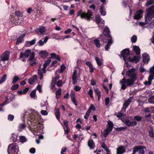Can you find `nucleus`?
I'll return each instance as SVG.
<instances>
[{
  "label": "nucleus",
  "mask_w": 154,
  "mask_h": 154,
  "mask_svg": "<svg viewBox=\"0 0 154 154\" xmlns=\"http://www.w3.org/2000/svg\"><path fill=\"white\" fill-rule=\"evenodd\" d=\"M132 100L133 97H131L124 102L123 103V106H125V109L128 106Z\"/></svg>",
  "instance_id": "aec40b11"
},
{
  "label": "nucleus",
  "mask_w": 154,
  "mask_h": 154,
  "mask_svg": "<svg viewBox=\"0 0 154 154\" xmlns=\"http://www.w3.org/2000/svg\"><path fill=\"white\" fill-rule=\"evenodd\" d=\"M37 75H35L33 77L29 79L28 80L29 83L30 84H32L37 80Z\"/></svg>",
  "instance_id": "2f4dec72"
},
{
  "label": "nucleus",
  "mask_w": 154,
  "mask_h": 154,
  "mask_svg": "<svg viewBox=\"0 0 154 154\" xmlns=\"http://www.w3.org/2000/svg\"><path fill=\"white\" fill-rule=\"evenodd\" d=\"M20 80L19 78L17 76H15L13 78L12 83L15 84Z\"/></svg>",
  "instance_id": "c03bdc74"
},
{
  "label": "nucleus",
  "mask_w": 154,
  "mask_h": 154,
  "mask_svg": "<svg viewBox=\"0 0 154 154\" xmlns=\"http://www.w3.org/2000/svg\"><path fill=\"white\" fill-rule=\"evenodd\" d=\"M97 24L98 25V27L99 29H102L104 25V20L98 15H97Z\"/></svg>",
  "instance_id": "9d476101"
},
{
  "label": "nucleus",
  "mask_w": 154,
  "mask_h": 154,
  "mask_svg": "<svg viewBox=\"0 0 154 154\" xmlns=\"http://www.w3.org/2000/svg\"><path fill=\"white\" fill-rule=\"evenodd\" d=\"M40 55L43 57H45L48 55V53L45 51H42L40 52Z\"/></svg>",
  "instance_id": "72a5a7b5"
},
{
  "label": "nucleus",
  "mask_w": 154,
  "mask_h": 154,
  "mask_svg": "<svg viewBox=\"0 0 154 154\" xmlns=\"http://www.w3.org/2000/svg\"><path fill=\"white\" fill-rule=\"evenodd\" d=\"M146 14L145 15V22H139L140 26H143L148 23L154 17V5H152L146 10Z\"/></svg>",
  "instance_id": "7ed1b4c3"
},
{
  "label": "nucleus",
  "mask_w": 154,
  "mask_h": 154,
  "mask_svg": "<svg viewBox=\"0 0 154 154\" xmlns=\"http://www.w3.org/2000/svg\"><path fill=\"white\" fill-rule=\"evenodd\" d=\"M143 12V11L141 9L137 11L134 16V19L137 20L140 19L141 17V15Z\"/></svg>",
  "instance_id": "ddd939ff"
},
{
  "label": "nucleus",
  "mask_w": 154,
  "mask_h": 154,
  "mask_svg": "<svg viewBox=\"0 0 154 154\" xmlns=\"http://www.w3.org/2000/svg\"><path fill=\"white\" fill-rule=\"evenodd\" d=\"M142 56L143 62L144 63H148L150 60L149 55L146 53H144L142 54Z\"/></svg>",
  "instance_id": "dca6fc26"
},
{
  "label": "nucleus",
  "mask_w": 154,
  "mask_h": 154,
  "mask_svg": "<svg viewBox=\"0 0 154 154\" xmlns=\"http://www.w3.org/2000/svg\"><path fill=\"white\" fill-rule=\"evenodd\" d=\"M103 59H100L99 57H97V64L99 66H100L103 63Z\"/></svg>",
  "instance_id": "a19ab883"
},
{
  "label": "nucleus",
  "mask_w": 154,
  "mask_h": 154,
  "mask_svg": "<svg viewBox=\"0 0 154 154\" xmlns=\"http://www.w3.org/2000/svg\"><path fill=\"white\" fill-rule=\"evenodd\" d=\"M36 91L35 90H33L30 94V96L32 98L36 99Z\"/></svg>",
  "instance_id": "79ce46f5"
},
{
  "label": "nucleus",
  "mask_w": 154,
  "mask_h": 154,
  "mask_svg": "<svg viewBox=\"0 0 154 154\" xmlns=\"http://www.w3.org/2000/svg\"><path fill=\"white\" fill-rule=\"evenodd\" d=\"M71 99L72 102L76 106L77 105V103L76 101L75 100V98L74 95H72L71 96Z\"/></svg>",
  "instance_id": "864d4df0"
},
{
  "label": "nucleus",
  "mask_w": 154,
  "mask_h": 154,
  "mask_svg": "<svg viewBox=\"0 0 154 154\" xmlns=\"http://www.w3.org/2000/svg\"><path fill=\"white\" fill-rule=\"evenodd\" d=\"M41 113L42 115L44 116L47 115L48 114V112L45 110H42Z\"/></svg>",
  "instance_id": "69168bd1"
},
{
  "label": "nucleus",
  "mask_w": 154,
  "mask_h": 154,
  "mask_svg": "<svg viewBox=\"0 0 154 154\" xmlns=\"http://www.w3.org/2000/svg\"><path fill=\"white\" fill-rule=\"evenodd\" d=\"M135 72V68H133L126 72V75L130 79H126L124 77L120 80V82L122 85L121 89L125 90L127 87H131L134 84L135 81L137 79Z\"/></svg>",
  "instance_id": "f257e3e1"
},
{
  "label": "nucleus",
  "mask_w": 154,
  "mask_h": 154,
  "mask_svg": "<svg viewBox=\"0 0 154 154\" xmlns=\"http://www.w3.org/2000/svg\"><path fill=\"white\" fill-rule=\"evenodd\" d=\"M126 128L125 127H120L115 128V130L117 131H121L125 130Z\"/></svg>",
  "instance_id": "603ef678"
},
{
  "label": "nucleus",
  "mask_w": 154,
  "mask_h": 154,
  "mask_svg": "<svg viewBox=\"0 0 154 154\" xmlns=\"http://www.w3.org/2000/svg\"><path fill=\"white\" fill-rule=\"evenodd\" d=\"M49 38L46 36L44 39V40L42 41V39L40 40L37 43V45L40 46L43 45L44 44L46 43L47 42Z\"/></svg>",
  "instance_id": "a211bd4d"
},
{
  "label": "nucleus",
  "mask_w": 154,
  "mask_h": 154,
  "mask_svg": "<svg viewBox=\"0 0 154 154\" xmlns=\"http://www.w3.org/2000/svg\"><path fill=\"white\" fill-rule=\"evenodd\" d=\"M59 79V77L58 76H56L52 80V85H51V88L52 89H54V85H55L57 82V81Z\"/></svg>",
  "instance_id": "c756f323"
},
{
  "label": "nucleus",
  "mask_w": 154,
  "mask_h": 154,
  "mask_svg": "<svg viewBox=\"0 0 154 154\" xmlns=\"http://www.w3.org/2000/svg\"><path fill=\"white\" fill-rule=\"evenodd\" d=\"M25 35V34H23L18 38L16 41V43L17 44L21 43L23 41V38Z\"/></svg>",
  "instance_id": "5701e85b"
},
{
  "label": "nucleus",
  "mask_w": 154,
  "mask_h": 154,
  "mask_svg": "<svg viewBox=\"0 0 154 154\" xmlns=\"http://www.w3.org/2000/svg\"><path fill=\"white\" fill-rule=\"evenodd\" d=\"M14 116L13 115L9 114L8 116V119L9 121H12L14 119Z\"/></svg>",
  "instance_id": "6e6d98bb"
},
{
  "label": "nucleus",
  "mask_w": 154,
  "mask_h": 154,
  "mask_svg": "<svg viewBox=\"0 0 154 154\" xmlns=\"http://www.w3.org/2000/svg\"><path fill=\"white\" fill-rule=\"evenodd\" d=\"M88 109L89 110L91 111V110L94 111L96 109L94 105L93 104H91Z\"/></svg>",
  "instance_id": "052dcab7"
},
{
  "label": "nucleus",
  "mask_w": 154,
  "mask_h": 154,
  "mask_svg": "<svg viewBox=\"0 0 154 154\" xmlns=\"http://www.w3.org/2000/svg\"><path fill=\"white\" fill-rule=\"evenodd\" d=\"M7 151L8 154H17L19 151L18 145L16 143L11 144L8 146Z\"/></svg>",
  "instance_id": "423d86ee"
},
{
  "label": "nucleus",
  "mask_w": 154,
  "mask_h": 154,
  "mask_svg": "<svg viewBox=\"0 0 154 154\" xmlns=\"http://www.w3.org/2000/svg\"><path fill=\"white\" fill-rule=\"evenodd\" d=\"M46 72V69L45 68L43 67L42 69L40 67H39V69L38 70V75L41 76L39 78L41 80L43 78V73H45Z\"/></svg>",
  "instance_id": "2eb2a0df"
},
{
  "label": "nucleus",
  "mask_w": 154,
  "mask_h": 154,
  "mask_svg": "<svg viewBox=\"0 0 154 154\" xmlns=\"http://www.w3.org/2000/svg\"><path fill=\"white\" fill-rule=\"evenodd\" d=\"M40 115L35 110L28 109L25 112L24 118L26 119L31 122H37L40 118Z\"/></svg>",
  "instance_id": "f03ea898"
},
{
  "label": "nucleus",
  "mask_w": 154,
  "mask_h": 154,
  "mask_svg": "<svg viewBox=\"0 0 154 154\" xmlns=\"http://www.w3.org/2000/svg\"><path fill=\"white\" fill-rule=\"evenodd\" d=\"M75 77V78H78V75L77 73V72L76 69L74 70L73 73L72 75V77Z\"/></svg>",
  "instance_id": "8fccbe9b"
},
{
  "label": "nucleus",
  "mask_w": 154,
  "mask_h": 154,
  "mask_svg": "<svg viewBox=\"0 0 154 154\" xmlns=\"http://www.w3.org/2000/svg\"><path fill=\"white\" fill-rule=\"evenodd\" d=\"M133 49L137 54H140V49L139 46H134L133 47Z\"/></svg>",
  "instance_id": "f704fd0d"
},
{
  "label": "nucleus",
  "mask_w": 154,
  "mask_h": 154,
  "mask_svg": "<svg viewBox=\"0 0 154 154\" xmlns=\"http://www.w3.org/2000/svg\"><path fill=\"white\" fill-rule=\"evenodd\" d=\"M20 142L22 143L27 141V139L24 136H20L19 137Z\"/></svg>",
  "instance_id": "c9c22d12"
},
{
  "label": "nucleus",
  "mask_w": 154,
  "mask_h": 154,
  "mask_svg": "<svg viewBox=\"0 0 154 154\" xmlns=\"http://www.w3.org/2000/svg\"><path fill=\"white\" fill-rule=\"evenodd\" d=\"M107 128L110 131H112L114 125L113 122L110 120L108 121L107 122Z\"/></svg>",
  "instance_id": "c85d7f7f"
},
{
  "label": "nucleus",
  "mask_w": 154,
  "mask_h": 154,
  "mask_svg": "<svg viewBox=\"0 0 154 154\" xmlns=\"http://www.w3.org/2000/svg\"><path fill=\"white\" fill-rule=\"evenodd\" d=\"M29 152L32 154H34L35 152V149L34 148H32L29 149Z\"/></svg>",
  "instance_id": "774afa93"
},
{
  "label": "nucleus",
  "mask_w": 154,
  "mask_h": 154,
  "mask_svg": "<svg viewBox=\"0 0 154 154\" xmlns=\"http://www.w3.org/2000/svg\"><path fill=\"white\" fill-rule=\"evenodd\" d=\"M105 105L106 106L108 105L109 103V97H106L105 98Z\"/></svg>",
  "instance_id": "680f3d73"
},
{
  "label": "nucleus",
  "mask_w": 154,
  "mask_h": 154,
  "mask_svg": "<svg viewBox=\"0 0 154 154\" xmlns=\"http://www.w3.org/2000/svg\"><path fill=\"white\" fill-rule=\"evenodd\" d=\"M117 154H122L125 152V149L124 148V146H119L117 149Z\"/></svg>",
  "instance_id": "412c9836"
},
{
  "label": "nucleus",
  "mask_w": 154,
  "mask_h": 154,
  "mask_svg": "<svg viewBox=\"0 0 154 154\" xmlns=\"http://www.w3.org/2000/svg\"><path fill=\"white\" fill-rule=\"evenodd\" d=\"M88 94L90 95V97L91 98H93V91L92 90L89 89L88 92Z\"/></svg>",
  "instance_id": "e2e57ef3"
},
{
  "label": "nucleus",
  "mask_w": 154,
  "mask_h": 154,
  "mask_svg": "<svg viewBox=\"0 0 154 154\" xmlns=\"http://www.w3.org/2000/svg\"><path fill=\"white\" fill-rule=\"evenodd\" d=\"M68 123V122L67 121L65 120L63 122V124L64 126L63 127V129L64 130L65 134H68L69 132Z\"/></svg>",
  "instance_id": "6ab92c4d"
},
{
  "label": "nucleus",
  "mask_w": 154,
  "mask_h": 154,
  "mask_svg": "<svg viewBox=\"0 0 154 154\" xmlns=\"http://www.w3.org/2000/svg\"><path fill=\"white\" fill-rule=\"evenodd\" d=\"M92 16V13L90 10H88L87 13H82V10H80L78 12L76 16H80L81 19L84 18L85 20H89L93 19Z\"/></svg>",
  "instance_id": "39448f33"
},
{
  "label": "nucleus",
  "mask_w": 154,
  "mask_h": 154,
  "mask_svg": "<svg viewBox=\"0 0 154 154\" xmlns=\"http://www.w3.org/2000/svg\"><path fill=\"white\" fill-rule=\"evenodd\" d=\"M124 123L128 127H134L137 124V122L136 121H132L131 122L129 119H125Z\"/></svg>",
  "instance_id": "f8f14e48"
},
{
  "label": "nucleus",
  "mask_w": 154,
  "mask_h": 154,
  "mask_svg": "<svg viewBox=\"0 0 154 154\" xmlns=\"http://www.w3.org/2000/svg\"><path fill=\"white\" fill-rule=\"evenodd\" d=\"M55 114L56 118L59 121L60 119V111L59 109H56Z\"/></svg>",
  "instance_id": "58836bf2"
},
{
  "label": "nucleus",
  "mask_w": 154,
  "mask_h": 154,
  "mask_svg": "<svg viewBox=\"0 0 154 154\" xmlns=\"http://www.w3.org/2000/svg\"><path fill=\"white\" fill-rule=\"evenodd\" d=\"M17 135L15 133H12L11 135L10 139L13 142H15L17 140Z\"/></svg>",
  "instance_id": "473e14b6"
},
{
  "label": "nucleus",
  "mask_w": 154,
  "mask_h": 154,
  "mask_svg": "<svg viewBox=\"0 0 154 154\" xmlns=\"http://www.w3.org/2000/svg\"><path fill=\"white\" fill-rule=\"evenodd\" d=\"M88 145L91 149H94L95 147V143L92 139H90L88 141Z\"/></svg>",
  "instance_id": "cd10ccee"
},
{
  "label": "nucleus",
  "mask_w": 154,
  "mask_h": 154,
  "mask_svg": "<svg viewBox=\"0 0 154 154\" xmlns=\"http://www.w3.org/2000/svg\"><path fill=\"white\" fill-rule=\"evenodd\" d=\"M100 12L101 15L103 16H105L106 14V9L104 8L103 4H102L100 8Z\"/></svg>",
  "instance_id": "b1692460"
},
{
  "label": "nucleus",
  "mask_w": 154,
  "mask_h": 154,
  "mask_svg": "<svg viewBox=\"0 0 154 154\" xmlns=\"http://www.w3.org/2000/svg\"><path fill=\"white\" fill-rule=\"evenodd\" d=\"M7 75L4 74L0 79V84H1L4 82L7 79Z\"/></svg>",
  "instance_id": "ea45409f"
},
{
  "label": "nucleus",
  "mask_w": 154,
  "mask_h": 154,
  "mask_svg": "<svg viewBox=\"0 0 154 154\" xmlns=\"http://www.w3.org/2000/svg\"><path fill=\"white\" fill-rule=\"evenodd\" d=\"M30 62V66H34L37 64L38 63L37 61L36 60H32Z\"/></svg>",
  "instance_id": "49530a36"
},
{
  "label": "nucleus",
  "mask_w": 154,
  "mask_h": 154,
  "mask_svg": "<svg viewBox=\"0 0 154 154\" xmlns=\"http://www.w3.org/2000/svg\"><path fill=\"white\" fill-rule=\"evenodd\" d=\"M51 62V60L49 59L46 61L45 63L43 64V67L45 69L47 66Z\"/></svg>",
  "instance_id": "de8ad7c7"
},
{
  "label": "nucleus",
  "mask_w": 154,
  "mask_h": 154,
  "mask_svg": "<svg viewBox=\"0 0 154 154\" xmlns=\"http://www.w3.org/2000/svg\"><path fill=\"white\" fill-rule=\"evenodd\" d=\"M141 146L142 147V149L139 150V154H144L145 153V151L144 149L145 148V147L144 146Z\"/></svg>",
  "instance_id": "09e8293b"
},
{
  "label": "nucleus",
  "mask_w": 154,
  "mask_h": 154,
  "mask_svg": "<svg viewBox=\"0 0 154 154\" xmlns=\"http://www.w3.org/2000/svg\"><path fill=\"white\" fill-rule=\"evenodd\" d=\"M26 125L24 122L23 123H20L18 125V130L20 131H22L25 130Z\"/></svg>",
  "instance_id": "a878e982"
},
{
  "label": "nucleus",
  "mask_w": 154,
  "mask_h": 154,
  "mask_svg": "<svg viewBox=\"0 0 154 154\" xmlns=\"http://www.w3.org/2000/svg\"><path fill=\"white\" fill-rule=\"evenodd\" d=\"M140 57H137V56H135L133 58H131L130 57L128 58V60L129 61L137 63L140 60Z\"/></svg>",
  "instance_id": "f3484780"
},
{
  "label": "nucleus",
  "mask_w": 154,
  "mask_h": 154,
  "mask_svg": "<svg viewBox=\"0 0 154 154\" xmlns=\"http://www.w3.org/2000/svg\"><path fill=\"white\" fill-rule=\"evenodd\" d=\"M51 55V58L56 59L60 61H61V59L60 57L58 55H57L55 53H51L50 54Z\"/></svg>",
  "instance_id": "7c9ffc66"
},
{
  "label": "nucleus",
  "mask_w": 154,
  "mask_h": 154,
  "mask_svg": "<svg viewBox=\"0 0 154 154\" xmlns=\"http://www.w3.org/2000/svg\"><path fill=\"white\" fill-rule=\"evenodd\" d=\"M131 54L130 49L128 48L124 49L121 52V55L123 57V60L126 64L127 66H128V58L127 57L130 55Z\"/></svg>",
  "instance_id": "6e6552de"
},
{
  "label": "nucleus",
  "mask_w": 154,
  "mask_h": 154,
  "mask_svg": "<svg viewBox=\"0 0 154 154\" xmlns=\"http://www.w3.org/2000/svg\"><path fill=\"white\" fill-rule=\"evenodd\" d=\"M19 86V85L17 84L14 85L11 87V90L13 91L15 90L18 88Z\"/></svg>",
  "instance_id": "5fc2aeb1"
},
{
  "label": "nucleus",
  "mask_w": 154,
  "mask_h": 154,
  "mask_svg": "<svg viewBox=\"0 0 154 154\" xmlns=\"http://www.w3.org/2000/svg\"><path fill=\"white\" fill-rule=\"evenodd\" d=\"M61 91L60 89L57 90V91H56V97H57V98L58 97V96L60 95Z\"/></svg>",
  "instance_id": "13d9d810"
},
{
  "label": "nucleus",
  "mask_w": 154,
  "mask_h": 154,
  "mask_svg": "<svg viewBox=\"0 0 154 154\" xmlns=\"http://www.w3.org/2000/svg\"><path fill=\"white\" fill-rule=\"evenodd\" d=\"M20 12L19 11H15L14 15L13 14H11L10 18L12 22L15 23L18 22V21H17L18 20H18L19 19L18 16L20 15Z\"/></svg>",
  "instance_id": "1a4fd4ad"
},
{
  "label": "nucleus",
  "mask_w": 154,
  "mask_h": 154,
  "mask_svg": "<svg viewBox=\"0 0 154 154\" xmlns=\"http://www.w3.org/2000/svg\"><path fill=\"white\" fill-rule=\"evenodd\" d=\"M36 40L35 39H34L32 40L29 41H27L26 42L25 45L27 47H29L32 45H34L35 43Z\"/></svg>",
  "instance_id": "393cba45"
},
{
  "label": "nucleus",
  "mask_w": 154,
  "mask_h": 154,
  "mask_svg": "<svg viewBox=\"0 0 154 154\" xmlns=\"http://www.w3.org/2000/svg\"><path fill=\"white\" fill-rule=\"evenodd\" d=\"M148 101L150 103H154V96H153L150 97L148 99Z\"/></svg>",
  "instance_id": "4d7b16f0"
},
{
  "label": "nucleus",
  "mask_w": 154,
  "mask_h": 154,
  "mask_svg": "<svg viewBox=\"0 0 154 154\" xmlns=\"http://www.w3.org/2000/svg\"><path fill=\"white\" fill-rule=\"evenodd\" d=\"M154 2L153 0H149L146 3V6H148L153 4Z\"/></svg>",
  "instance_id": "bf43d9fd"
},
{
  "label": "nucleus",
  "mask_w": 154,
  "mask_h": 154,
  "mask_svg": "<svg viewBox=\"0 0 154 154\" xmlns=\"http://www.w3.org/2000/svg\"><path fill=\"white\" fill-rule=\"evenodd\" d=\"M110 31L108 28H106L103 30V34L104 35L106 38H109L111 37L109 34Z\"/></svg>",
  "instance_id": "4be33fe9"
},
{
  "label": "nucleus",
  "mask_w": 154,
  "mask_h": 154,
  "mask_svg": "<svg viewBox=\"0 0 154 154\" xmlns=\"http://www.w3.org/2000/svg\"><path fill=\"white\" fill-rule=\"evenodd\" d=\"M46 29L44 26H42L38 28L36 30L38 33L42 34L45 31Z\"/></svg>",
  "instance_id": "bb28decb"
},
{
  "label": "nucleus",
  "mask_w": 154,
  "mask_h": 154,
  "mask_svg": "<svg viewBox=\"0 0 154 154\" xmlns=\"http://www.w3.org/2000/svg\"><path fill=\"white\" fill-rule=\"evenodd\" d=\"M9 52L5 51L0 56L1 60L3 61L8 60L9 58Z\"/></svg>",
  "instance_id": "9b49d317"
},
{
  "label": "nucleus",
  "mask_w": 154,
  "mask_h": 154,
  "mask_svg": "<svg viewBox=\"0 0 154 154\" xmlns=\"http://www.w3.org/2000/svg\"><path fill=\"white\" fill-rule=\"evenodd\" d=\"M149 72L150 74L148 78V80L152 82L154 77V65L150 69Z\"/></svg>",
  "instance_id": "4468645a"
},
{
  "label": "nucleus",
  "mask_w": 154,
  "mask_h": 154,
  "mask_svg": "<svg viewBox=\"0 0 154 154\" xmlns=\"http://www.w3.org/2000/svg\"><path fill=\"white\" fill-rule=\"evenodd\" d=\"M32 128H29V129L35 135L36 133L39 132V133H43V126L42 124H40L38 121L37 122H35L32 123Z\"/></svg>",
  "instance_id": "20e7f679"
},
{
  "label": "nucleus",
  "mask_w": 154,
  "mask_h": 154,
  "mask_svg": "<svg viewBox=\"0 0 154 154\" xmlns=\"http://www.w3.org/2000/svg\"><path fill=\"white\" fill-rule=\"evenodd\" d=\"M137 38L136 35H133L131 38V41L132 42L135 43L137 40Z\"/></svg>",
  "instance_id": "3c124183"
},
{
  "label": "nucleus",
  "mask_w": 154,
  "mask_h": 154,
  "mask_svg": "<svg viewBox=\"0 0 154 154\" xmlns=\"http://www.w3.org/2000/svg\"><path fill=\"white\" fill-rule=\"evenodd\" d=\"M142 118L140 116L136 115L134 116V121L137 122H140L142 119Z\"/></svg>",
  "instance_id": "37998d69"
},
{
  "label": "nucleus",
  "mask_w": 154,
  "mask_h": 154,
  "mask_svg": "<svg viewBox=\"0 0 154 154\" xmlns=\"http://www.w3.org/2000/svg\"><path fill=\"white\" fill-rule=\"evenodd\" d=\"M112 131H110L108 128H106L104 130L103 136L104 137H106Z\"/></svg>",
  "instance_id": "4c0bfd02"
},
{
  "label": "nucleus",
  "mask_w": 154,
  "mask_h": 154,
  "mask_svg": "<svg viewBox=\"0 0 154 154\" xmlns=\"http://www.w3.org/2000/svg\"><path fill=\"white\" fill-rule=\"evenodd\" d=\"M97 96L98 97V100H99L101 97V94L98 89L97 88Z\"/></svg>",
  "instance_id": "338daca9"
},
{
  "label": "nucleus",
  "mask_w": 154,
  "mask_h": 154,
  "mask_svg": "<svg viewBox=\"0 0 154 154\" xmlns=\"http://www.w3.org/2000/svg\"><path fill=\"white\" fill-rule=\"evenodd\" d=\"M78 79V78H75V77H72V82L73 85H75L77 83V80Z\"/></svg>",
  "instance_id": "0e129e2a"
},
{
  "label": "nucleus",
  "mask_w": 154,
  "mask_h": 154,
  "mask_svg": "<svg viewBox=\"0 0 154 154\" xmlns=\"http://www.w3.org/2000/svg\"><path fill=\"white\" fill-rule=\"evenodd\" d=\"M66 67L64 65L62 64L60 66V69L59 70V72L60 73H62L65 69Z\"/></svg>",
  "instance_id": "a18cd8bd"
},
{
  "label": "nucleus",
  "mask_w": 154,
  "mask_h": 154,
  "mask_svg": "<svg viewBox=\"0 0 154 154\" xmlns=\"http://www.w3.org/2000/svg\"><path fill=\"white\" fill-rule=\"evenodd\" d=\"M141 146V145L140 146H134L133 148V151L135 153L137 152L139 150L142 149Z\"/></svg>",
  "instance_id": "e433bc0d"
},
{
  "label": "nucleus",
  "mask_w": 154,
  "mask_h": 154,
  "mask_svg": "<svg viewBox=\"0 0 154 154\" xmlns=\"http://www.w3.org/2000/svg\"><path fill=\"white\" fill-rule=\"evenodd\" d=\"M35 56V54L31 50H27L25 51L24 53H21L20 54V57L22 58L25 57L26 58H27L29 57V60L31 61L34 60Z\"/></svg>",
  "instance_id": "0eeeda50"
}]
</instances>
